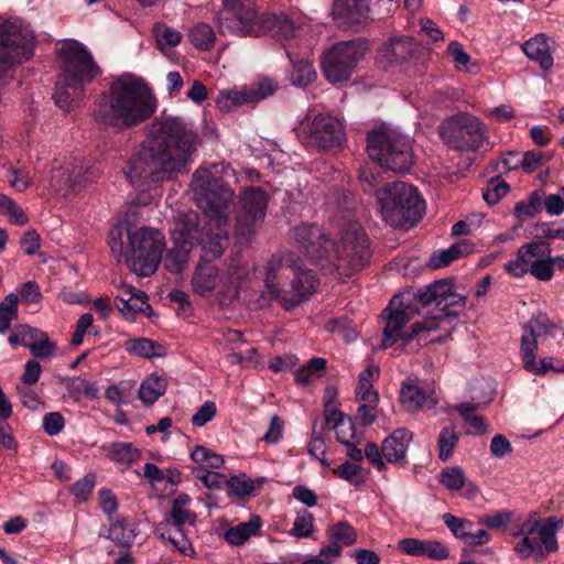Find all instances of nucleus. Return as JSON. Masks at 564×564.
Returning <instances> with one entry per match:
<instances>
[{"instance_id": "6", "label": "nucleus", "mask_w": 564, "mask_h": 564, "mask_svg": "<svg viewBox=\"0 0 564 564\" xmlns=\"http://www.w3.org/2000/svg\"><path fill=\"white\" fill-rule=\"evenodd\" d=\"M376 197L382 219L394 228L413 226L425 209L417 189L400 181L386 184Z\"/></svg>"}, {"instance_id": "28", "label": "nucleus", "mask_w": 564, "mask_h": 564, "mask_svg": "<svg viewBox=\"0 0 564 564\" xmlns=\"http://www.w3.org/2000/svg\"><path fill=\"white\" fill-rule=\"evenodd\" d=\"M556 325L551 322L546 313L539 312L524 326L521 338V349H525V343H532L538 347V338L552 335Z\"/></svg>"}, {"instance_id": "54", "label": "nucleus", "mask_w": 564, "mask_h": 564, "mask_svg": "<svg viewBox=\"0 0 564 564\" xmlns=\"http://www.w3.org/2000/svg\"><path fill=\"white\" fill-rule=\"evenodd\" d=\"M443 520L457 539L464 540L466 542L473 528V523L470 521L457 518L451 513H444Z\"/></svg>"}, {"instance_id": "37", "label": "nucleus", "mask_w": 564, "mask_h": 564, "mask_svg": "<svg viewBox=\"0 0 564 564\" xmlns=\"http://www.w3.org/2000/svg\"><path fill=\"white\" fill-rule=\"evenodd\" d=\"M478 404L470 402L459 403L454 406V410L460 414L468 426L467 434L482 435L487 432L486 420L484 416L476 414Z\"/></svg>"}, {"instance_id": "26", "label": "nucleus", "mask_w": 564, "mask_h": 564, "mask_svg": "<svg viewBox=\"0 0 564 564\" xmlns=\"http://www.w3.org/2000/svg\"><path fill=\"white\" fill-rule=\"evenodd\" d=\"M412 433L406 429H398L382 443L383 458L391 464L403 463Z\"/></svg>"}, {"instance_id": "57", "label": "nucleus", "mask_w": 564, "mask_h": 564, "mask_svg": "<svg viewBox=\"0 0 564 564\" xmlns=\"http://www.w3.org/2000/svg\"><path fill=\"white\" fill-rule=\"evenodd\" d=\"M509 185L499 178H492L488 183L482 197L489 205H496L509 192Z\"/></svg>"}, {"instance_id": "53", "label": "nucleus", "mask_w": 564, "mask_h": 564, "mask_svg": "<svg viewBox=\"0 0 564 564\" xmlns=\"http://www.w3.org/2000/svg\"><path fill=\"white\" fill-rule=\"evenodd\" d=\"M314 531V517L307 510L297 512L291 530V534L296 538H308Z\"/></svg>"}, {"instance_id": "47", "label": "nucleus", "mask_w": 564, "mask_h": 564, "mask_svg": "<svg viewBox=\"0 0 564 564\" xmlns=\"http://www.w3.org/2000/svg\"><path fill=\"white\" fill-rule=\"evenodd\" d=\"M551 254L550 245L541 241H533L521 246L518 249V254L520 260L527 267V270L530 272L532 265L539 259L540 256Z\"/></svg>"}, {"instance_id": "11", "label": "nucleus", "mask_w": 564, "mask_h": 564, "mask_svg": "<svg viewBox=\"0 0 564 564\" xmlns=\"http://www.w3.org/2000/svg\"><path fill=\"white\" fill-rule=\"evenodd\" d=\"M34 34L19 19L0 22V78L34 54Z\"/></svg>"}, {"instance_id": "17", "label": "nucleus", "mask_w": 564, "mask_h": 564, "mask_svg": "<svg viewBox=\"0 0 564 564\" xmlns=\"http://www.w3.org/2000/svg\"><path fill=\"white\" fill-rule=\"evenodd\" d=\"M263 13H258L250 6L239 4L224 7L217 15V24L221 34L240 37L263 35Z\"/></svg>"}, {"instance_id": "61", "label": "nucleus", "mask_w": 564, "mask_h": 564, "mask_svg": "<svg viewBox=\"0 0 564 564\" xmlns=\"http://www.w3.org/2000/svg\"><path fill=\"white\" fill-rule=\"evenodd\" d=\"M216 415V405L212 401H206L192 416V424L194 426H204L212 421Z\"/></svg>"}, {"instance_id": "20", "label": "nucleus", "mask_w": 564, "mask_h": 564, "mask_svg": "<svg viewBox=\"0 0 564 564\" xmlns=\"http://www.w3.org/2000/svg\"><path fill=\"white\" fill-rule=\"evenodd\" d=\"M228 217H203L200 219V235L197 242L202 246L205 256L210 259L220 257L228 247Z\"/></svg>"}, {"instance_id": "24", "label": "nucleus", "mask_w": 564, "mask_h": 564, "mask_svg": "<svg viewBox=\"0 0 564 564\" xmlns=\"http://www.w3.org/2000/svg\"><path fill=\"white\" fill-rule=\"evenodd\" d=\"M368 11L364 0H336L333 6L334 19L345 28L361 24L367 19Z\"/></svg>"}, {"instance_id": "22", "label": "nucleus", "mask_w": 564, "mask_h": 564, "mask_svg": "<svg viewBox=\"0 0 564 564\" xmlns=\"http://www.w3.org/2000/svg\"><path fill=\"white\" fill-rule=\"evenodd\" d=\"M115 305L120 314L128 321H134L139 314L151 317L152 307L148 295L129 284H121L119 293L115 297Z\"/></svg>"}, {"instance_id": "30", "label": "nucleus", "mask_w": 564, "mask_h": 564, "mask_svg": "<svg viewBox=\"0 0 564 564\" xmlns=\"http://www.w3.org/2000/svg\"><path fill=\"white\" fill-rule=\"evenodd\" d=\"M263 35L270 33L283 40L293 37L297 26L286 14L263 13Z\"/></svg>"}, {"instance_id": "4", "label": "nucleus", "mask_w": 564, "mask_h": 564, "mask_svg": "<svg viewBox=\"0 0 564 564\" xmlns=\"http://www.w3.org/2000/svg\"><path fill=\"white\" fill-rule=\"evenodd\" d=\"M124 228L116 225L109 232V247L118 262H124L131 271L139 276H149L155 272L165 249L164 236L158 229L141 227L127 231L124 243Z\"/></svg>"}, {"instance_id": "38", "label": "nucleus", "mask_w": 564, "mask_h": 564, "mask_svg": "<svg viewBox=\"0 0 564 564\" xmlns=\"http://www.w3.org/2000/svg\"><path fill=\"white\" fill-rule=\"evenodd\" d=\"M200 235V219L195 214L183 215L177 218L173 229V240L192 241L194 245Z\"/></svg>"}, {"instance_id": "34", "label": "nucleus", "mask_w": 564, "mask_h": 564, "mask_svg": "<svg viewBox=\"0 0 564 564\" xmlns=\"http://www.w3.org/2000/svg\"><path fill=\"white\" fill-rule=\"evenodd\" d=\"M217 278L218 270L215 265L210 263L199 265L195 270L192 279L193 290L202 296H207L214 291L217 284Z\"/></svg>"}, {"instance_id": "49", "label": "nucleus", "mask_w": 564, "mask_h": 564, "mask_svg": "<svg viewBox=\"0 0 564 564\" xmlns=\"http://www.w3.org/2000/svg\"><path fill=\"white\" fill-rule=\"evenodd\" d=\"M317 77L313 65L304 59L293 63V69L290 75V80L293 85L299 87H306L312 84Z\"/></svg>"}, {"instance_id": "27", "label": "nucleus", "mask_w": 564, "mask_h": 564, "mask_svg": "<svg viewBox=\"0 0 564 564\" xmlns=\"http://www.w3.org/2000/svg\"><path fill=\"white\" fill-rule=\"evenodd\" d=\"M538 347L532 343H525V349H520L523 368L536 376H543L547 371L553 370L555 372H564V361L557 360L554 364L553 358H542L536 360Z\"/></svg>"}, {"instance_id": "39", "label": "nucleus", "mask_w": 564, "mask_h": 564, "mask_svg": "<svg viewBox=\"0 0 564 564\" xmlns=\"http://www.w3.org/2000/svg\"><path fill=\"white\" fill-rule=\"evenodd\" d=\"M465 297L453 291L451 282H448V290H444V294L440 297V305L437 313L433 314L430 319H434L440 327V322L443 318L457 315L456 308L464 307Z\"/></svg>"}, {"instance_id": "33", "label": "nucleus", "mask_w": 564, "mask_h": 564, "mask_svg": "<svg viewBox=\"0 0 564 564\" xmlns=\"http://www.w3.org/2000/svg\"><path fill=\"white\" fill-rule=\"evenodd\" d=\"M189 505L191 498L188 495H177L173 500L170 519L162 521V523H173L176 527H184L185 524L195 525L197 516L189 509Z\"/></svg>"}, {"instance_id": "48", "label": "nucleus", "mask_w": 564, "mask_h": 564, "mask_svg": "<svg viewBox=\"0 0 564 564\" xmlns=\"http://www.w3.org/2000/svg\"><path fill=\"white\" fill-rule=\"evenodd\" d=\"M189 41L196 48L209 51L215 44L216 34L209 24L198 23L191 30Z\"/></svg>"}, {"instance_id": "31", "label": "nucleus", "mask_w": 564, "mask_h": 564, "mask_svg": "<svg viewBox=\"0 0 564 564\" xmlns=\"http://www.w3.org/2000/svg\"><path fill=\"white\" fill-rule=\"evenodd\" d=\"M522 51L530 59L538 62L543 69L547 70L553 66V57L543 34H538L524 42Z\"/></svg>"}, {"instance_id": "8", "label": "nucleus", "mask_w": 564, "mask_h": 564, "mask_svg": "<svg viewBox=\"0 0 564 564\" xmlns=\"http://www.w3.org/2000/svg\"><path fill=\"white\" fill-rule=\"evenodd\" d=\"M370 259L369 239L356 220L339 224L337 240L332 241L328 263L345 275L364 268Z\"/></svg>"}, {"instance_id": "36", "label": "nucleus", "mask_w": 564, "mask_h": 564, "mask_svg": "<svg viewBox=\"0 0 564 564\" xmlns=\"http://www.w3.org/2000/svg\"><path fill=\"white\" fill-rule=\"evenodd\" d=\"M192 248V241H178V238L175 237L174 247L165 258V268L172 273L182 272L188 262Z\"/></svg>"}, {"instance_id": "19", "label": "nucleus", "mask_w": 564, "mask_h": 564, "mask_svg": "<svg viewBox=\"0 0 564 564\" xmlns=\"http://www.w3.org/2000/svg\"><path fill=\"white\" fill-rule=\"evenodd\" d=\"M278 89L275 82L269 78L260 79L241 89L221 90L216 98V105L219 110L229 112L235 107L243 105H254L273 95Z\"/></svg>"}, {"instance_id": "7", "label": "nucleus", "mask_w": 564, "mask_h": 564, "mask_svg": "<svg viewBox=\"0 0 564 564\" xmlns=\"http://www.w3.org/2000/svg\"><path fill=\"white\" fill-rule=\"evenodd\" d=\"M367 152L381 167L395 173L409 171L414 162L411 139L388 127L368 132Z\"/></svg>"}, {"instance_id": "15", "label": "nucleus", "mask_w": 564, "mask_h": 564, "mask_svg": "<svg viewBox=\"0 0 564 564\" xmlns=\"http://www.w3.org/2000/svg\"><path fill=\"white\" fill-rule=\"evenodd\" d=\"M440 132L449 148L460 151H476L488 138L485 123L467 112H459L443 121Z\"/></svg>"}, {"instance_id": "52", "label": "nucleus", "mask_w": 564, "mask_h": 564, "mask_svg": "<svg viewBox=\"0 0 564 564\" xmlns=\"http://www.w3.org/2000/svg\"><path fill=\"white\" fill-rule=\"evenodd\" d=\"M329 538L335 542H341L344 545H351L357 540L355 529L346 521H340L328 529Z\"/></svg>"}, {"instance_id": "14", "label": "nucleus", "mask_w": 564, "mask_h": 564, "mask_svg": "<svg viewBox=\"0 0 564 564\" xmlns=\"http://www.w3.org/2000/svg\"><path fill=\"white\" fill-rule=\"evenodd\" d=\"M191 187L204 217L227 216L226 210L234 197V191L220 178L214 177L207 169H197Z\"/></svg>"}, {"instance_id": "23", "label": "nucleus", "mask_w": 564, "mask_h": 564, "mask_svg": "<svg viewBox=\"0 0 564 564\" xmlns=\"http://www.w3.org/2000/svg\"><path fill=\"white\" fill-rule=\"evenodd\" d=\"M97 176L98 172L88 166L76 165L72 169L63 166L52 172L51 185L57 192H76Z\"/></svg>"}, {"instance_id": "12", "label": "nucleus", "mask_w": 564, "mask_h": 564, "mask_svg": "<svg viewBox=\"0 0 564 564\" xmlns=\"http://www.w3.org/2000/svg\"><path fill=\"white\" fill-rule=\"evenodd\" d=\"M417 313V310L410 303H404L399 300L398 296H394L391 300L390 305L383 311L387 323L383 328L381 347L389 348L398 340H401L403 345H406L421 332L430 333L437 329V323L434 318L415 322L411 326L410 330L403 332L402 329L404 325Z\"/></svg>"}, {"instance_id": "59", "label": "nucleus", "mask_w": 564, "mask_h": 564, "mask_svg": "<svg viewBox=\"0 0 564 564\" xmlns=\"http://www.w3.org/2000/svg\"><path fill=\"white\" fill-rule=\"evenodd\" d=\"M95 487V476L89 474L77 480L72 486V494L80 501H84L88 498Z\"/></svg>"}, {"instance_id": "1", "label": "nucleus", "mask_w": 564, "mask_h": 564, "mask_svg": "<svg viewBox=\"0 0 564 564\" xmlns=\"http://www.w3.org/2000/svg\"><path fill=\"white\" fill-rule=\"evenodd\" d=\"M198 143V134L182 118H155L145 127V139L124 175L134 186L148 178L170 180L193 162Z\"/></svg>"}, {"instance_id": "32", "label": "nucleus", "mask_w": 564, "mask_h": 564, "mask_svg": "<svg viewBox=\"0 0 564 564\" xmlns=\"http://www.w3.org/2000/svg\"><path fill=\"white\" fill-rule=\"evenodd\" d=\"M440 482L452 491L465 488V495L468 498H473L478 492L477 486L474 482L466 480L465 474L460 467L453 466L445 468L440 474Z\"/></svg>"}, {"instance_id": "13", "label": "nucleus", "mask_w": 564, "mask_h": 564, "mask_svg": "<svg viewBox=\"0 0 564 564\" xmlns=\"http://www.w3.org/2000/svg\"><path fill=\"white\" fill-rule=\"evenodd\" d=\"M367 51L365 41L351 40L336 43L324 52L321 64L327 82L335 85L348 80Z\"/></svg>"}, {"instance_id": "10", "label": "nucleus", "mask_w": 564, "mask_h": 564, "mask_svg": "<svg viewBox=\"0 0 564 564\" xmlns=\"http://www.w3.org/2000/svg\"><path fill=\"white\" fill-rule=\"evenodd\" d=\"M563 520L550 517L543 520H528L520 527L517 536L521 539L513 550L521 560L533 557L538 563L544 561L550 553L558 550L556 533Z\"/></svg>"}, {"instance_id": "2", "label": "nucleus", "mask_w": 564, "mask_h": 564, "mask_svg": "<svg viewBox=\"0 0 564 564\" xmlns=\"http://www.w3.org/2000/svg\"><path fill=\"white\" fill-rule=\"evenodd\" d=\"M156 106L158 100L143 79L123 74L96 98L93 116L99 124L121 132L150 119Z\"/></svg>"}, {"instance_id": "44", "label": "nucleus", "mask_w": 564, "mask_h": 564, "mask_svg": "<svg viewBox=\"0 0 564 564\" xmlns=\"http://www.w3.org/2000/svg\"><path fill=\"white\" fill-rule=\"evenodd\" d=\"M459 442V435L455 426H444L437 437L438 458L443 462L448 460Z\"/></svg>"}, {"instance_id": "25", "label": "nucleus", "mask_w": 564, "mask_h": 564, "mask_svg": "<svg viewBox=\"0 0 564 564\" xmlns=\"http://www.w3.org/2000/svg\"><path fill=\"white\" fill-rule=\"evenodd\" d=\"M400 401L408 412L432 410L438 402L433 392L427 394L423 388L413 382L402 383Z\"/></svg>"}, {"instance_id": "9", "label": "nucleus", "mask_w": 564, "mask_h": 564, "mask_svg": "<svg viewBox=\"0 0 564 564\" xmlns=\"http://www.w3.org/2000/svg\"><path fill=\"white\" fill-rule=\"evenodd\" d=\"M299 141L316 151L341 149L346 141L343 122L327 112L310 109L294 128Z\"/></svg>"}, {"instance_id": "64", "label": "nucleus", "mask_w": 564, "mask_h": 564, "mask_svg": "<svg viewBox=\"0 0 564 564\" xmlns=\"http://www.w3.org/2000/svg\"><path fill=\"white\" fill-rule=\"evenodd\" d=\"M511 517L512 514L509 511H498L495 513L486 514L479 520V523L490 529H500L510 522Z\"/></svg>"}, {"instance_id": "55", "label": "nucleus", "mask_w": 564, "mask_h": 564, "mask_svg": "<svg viewBox=\"0 0 564 564\" xmlns=\"http://www.w3.org/2000/svg\"><path fill=\"white\" fill-rule=\"evenodd\" d=\"M326 329L332 333H338L347 341H352L357 338L355 326L347 317L333 318L327 322Z\"/></svg>"}, {"instance_id": "18", "label": "nucleus", "mask_w": 564, "mask_h": 564, "mask_svg": "<svg viewBox=\"0 0 564 564\" xmlns=\"http://www.w3.org/2000/svg\"><path fill=\"white\" fill-rule=\"evenodd\" d=\"M289 237L308 258L315 261L326 260L328 262L332 240L319 226L302 223L290 230Z\"/></svg>"}, {"instance_id": "62", "label": "nucleus", "mask_w": 564, "mask_h": 564, "mask_svg": "<svg viewBox=\"0 0 564 564\" xmlns=\"http://www.w3.org/2000/svg\"><path fill=\"white\" fill-rule=\"evenodd\" d=\"M227 484L231 494L238 497L248 496L254 489L253 481L249 478H246L245 475L240 477H232L227 481Z\"/></svg>"}, {"instance_id": "50", "label": "nucleus", "mask_w": 564, "mask_h": 564, "mask_svg": "<svg viewBox=\"0 0 564 564\" xmlns=\"http://www.w3.org/2000/svg\"><path fill=\"white\" fill-rule=\"evenodd\" d=\"M192 459L199 464L203 468H220L225 460L223 456L215 452L206 448L205 446H196L191 454Z\"/></svg>"}, {"instance_id": "51", "label": "nucleus", "mask_w": 564, "mask_h": 564, "mask_svg": "<svg viewBox=\"0 0 564 564\" xmlns=\"http://www.w3.org/2000/svg\"><path fill=\"white\" fill-rule=\"evenodd\" d=\"M153 34L156 40L159 48L163 50L164 46H176L182 40L178 31L169 28L164 23H155L153 26Z\"/></svg>"}, {"instance_id": "21", "label": "nucleus", "mask_w": 564, "mask_h": 564, "mask_svg": "<svg viewBox=\"0 0 564 564\" xmlns=\"http://www.w3.org/2000/svg\"><path fill=\"white\" fill-rule=\"evenodd\" d=\"M417 50L419 45L413 37L406 35L392 36L383 42L379 48L378 62L384 68L399 67L411 62Z\"/></svg>"}, {"instance_id": "35", "label": "nucleus", "mask_w": 564, "mask_h": 564, "mask_svg": "<svg viewBox=\"0 0 564 564\" xmlns=\"http://www.w3.org/2000/svg\"><path fill=\"white\" fill-rule=\"evenodd\" d=\"M261 519L259 516H253L247 522H241L236 527L229 528L225 532V540L231 545H242L251 536L257 535L261 529Z\"/></svg>"}, {"instance_id": "5", "label": "nucleus", "mask_w": 564, "mask_h": 564, "mask_svg": "<svg viewBox=\"0 0 564 564\" xmlns=\"http://www.w3.org/2000/svg\"><path fill=\"white\" fill-rule=\"evenodd\" d=\"M59 76L54 99L59 108L67 109L85 97L84 87L101 75V68L91 53L80 43L64 44L57 51Z\"/></svg>"}, {"instance_id": "29", "label": "nucleus", "mask_w": 564, "mask_h": 564, "mask_svg": "<svg viewBox=\"0 0 564 564\" xmlns=\"http://www.w3.org/2000/svg\"><path fill=\"white\" fill-rule=\"evenodd\" d=\"M155 531L162 540L169 541L183 555L191 557L195 555V550L185 533L184 527L160 522Z\"/></svg>"}, {"instance_id": "41", "label": "nucleus", "mask_w": 564, "mask_h": 564, "mask_svg": "<svg viewBox=\"0 0 564 564\" xmlns=\"http://www.w3.org/2000/svg\"><path fill=\"white\" fill-rule=\"evenodd\" d=\"M167 382L164 378L152 373L147 377L139 389L140 400L150 405L153 404L166 391Z\"/></svg>"}, {"instance_id": "16", "label": "nucleus", "mask_w": 564, "mask_h": 564, "mask_svg": "<svg viewBox=\"0 0 564 564\" xmlns=\"http://www.w3.org/2000/svg\"><path fill=\"white\" fill-rule=\"evenodd\" d=\"M268 195L260 187L246 188L236 213L235 232L240 241H249L262 225L267 214Z\"/></svg>"}, {"instance_id": "46", "label": "nucleus", "mask_w": 564, "mask_h": 564, "mask_svg": "<svg viewBox=\"0 0 564 564\" xmlns=\"http://www.w3.org/2000/svg\"><path fill=\"white\" fill-rule=\"evenodd\" d=\"M109 456L118 464H132L141 458V452L131 443L115 442L109 447Z\"/></svg>"}, {"instance_id": "42", "label": "nucleus", "mask_w": 564, "mask_h": 564, "mask_svg": "<svg viewBox=\"0 0 564 564\" xmlns=\"http://www.w3.org/2000/svg\"><path fill=\"white\" fill-rule=\"evenodd\" d=\"M468 252L469 246L467 243H456L447 249L433 252L430 257L429 264L433 269L443 268Z\"/></svg>"}, {"instance_id": "63", "label": "nucleus", "mask_w": 564, "mask_h": 564, "mask_svg": "<svg viewBox=\"0 0 564 564\" xmlns=\"http://www.w3.org/2000/svg\"><path fill=\"white\" fill-rule=\"evenodd\" d=\"M490 453L496 458H503L512 453V445L502 434H497L490 442Z\"/></svg>"}, {"instance_id": "60", "label": "nucleus", "mask_w": 564, "mask_h": 564, "mask_svg": "<svg viewBox=\"0 0 564 564\" xmlns=\"http://www.w3.org/2000/svg\"><path fill=\"white\" fill-rule=\"evenodd\" d=\"M56 349V346L53 341L50 340L46 333L43 334V337L35 341V344L31 345V354L35 358H50Z\"/></svg>"}, {"instance_id": "45", "label": "nucleus", "mask_w": 564, "mask_h": 564, "mask_svg": "<svg viewBox=\"0 0 564 564\" xmlns=\"http://www.w3.org/2000/svg\"><path fill=\"white\" fill-rule=\"evenodd\" d=\"M134 525L126 519H118L110 524L108 539L123 545L129 546L135 539Z\"/></svg>"}, {"instance_id": "58", "label": "nucleus", "mask_w": 564, "mask_h": 564, "mask_svg": "<svg viewBox=\"0 0 564 564\" xmlns=\"http://www.w3.org/2000/svg\"><path fill=\"white\" fill-rule=\"evenodd\" d=\"M530 273L540 281H549L553 276L551 254L540 256L532 265Z\"/></svg>"}, {"instance_id": "56", "label": "nucleus", "mask_w": 564, "mask_h": 564, "mask_svg": "<svg viewBox=\"0 0 564 564\" xmlns=\"http://www.w3.org/2000/svg\"><path fill=\"white\" fill-rule=\"evenodd\" d=\"M334 474L349 481L354 486H359L365 481L362 468L357 464L346 462L335 468Z\"/></svg>"}, {"instance_id": "40", "label": "nucleus", "mask_w": 564, "mask_h": 564, "mask_svg": "<svg viewBox=\"0 0 564 564\" xmlns=\"http://www.w3.org/2000/svg\"><path fill=\"white\" fill-rule=\"evenodd\" d=\"M124 348L129 354L143 358L163 357L165 355V348L162 345L144 337L127 340Z\"/></svg>"}, {"instance_id": "43", "label": "nucleus", "mask_w": 564, "mask_h": 564, "mask_svg": "<svg viewBox=\"0 0 564 564\" xmlns=\"http://www.w3.org/2000/svg\"><path fill=\"white\" fill-rule=\"evenodd\" d=\"M444 290H448V281L438 280L419 289L413 294V300L420 302L423 306L435 303V308L437 311L440 305V297L443 296Z\"/></svg>"}, {"instance_id": "3", "label": "nucleus", "mask_w": 564, "mask_h": 564, "mask_svg": "<svg viewBox=\"0 0 564 564\" xmlns=\"http://www.w3.org/2000/svg\"><path fill=\"white\" fill-rule=\"evenodd\" d=\"M265 271L269 301H279L285 310L297 306L315 291L314 272L303 268L301 258L294 252L272 256Z\"/></svg>"}]
</instances>
